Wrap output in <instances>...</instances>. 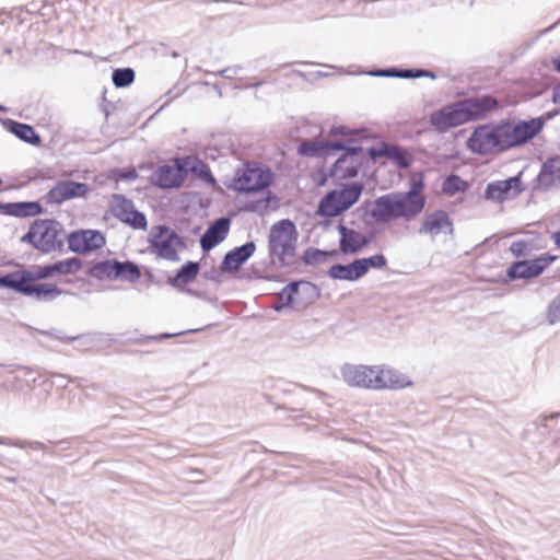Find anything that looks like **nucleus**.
<instances>
[{
  "mask_svg": "<svg viewBox=\"0 0 560 560\" xmlns=\"http://www.w3.org/2000/svg\"><path fill=\"white\" fill-rule=\"evenodd\" d=\"M135 70L132 68H117L112 73L113 84L118 88H127L135 81Z\"/></svg>",
  "mask_w": 560,
  "mask_h": 560,
  "instance_id": "ea45409f",
  "label": "nucleus"
},
{
  "mask_svg": "<svg viewBox=\"0 0 560 560\" xmlns=\"http://www.w3.org/2000/svg\"><path fill=\"white\" fill-rule=\"evenodd\" d=\"M20 284L19 270L5 275L0 273V288H7L19 293Z\"/></svg>",
  "mask_w": 560,
  "mask_h": 560,
  "instance_id": "c03bdc74",
  "label": "nucleus"
},
{
  "mask_svg": "<svg viewBox=\"0 0 560 560\" xmlns=\"http://www.w3.org/2000/svg\"><path fill=\"white\" fill-rule=\"evenodd\" d=\"M552 65L555 70L560 73V55L552 59Z\"/></svg>",
  "mask_w": 560,
  "mask_h": 560,
  "instance_id": "052dcab7",
  "label": "nucleus"
},
{
  "mask_svg": "<svg viewBox=\"0 0 560 560\" xmlns=\"http://www.w3.org/2000/svg\"><path fill=\"white\" fill-rule=\"evenodd\" d=\"M295 284L296 291L293 292L295 298V308L303 310L310 304H313L320 295L318 287L306 280L292 281Z\"/></svg>",
  "mask_w": 560,
  "mask_h": 560,
  "instance_id": "cd10ccee",
  "label": "nucleus"
},
{
  "mask_svg": "<svg viewBox=\"0 0 560 560\" xmlns=\"http://www.w3.org/2000/svg\"><path fill=\"white\" fill-rule=\"evenodd\" d=\"M468 189V183L456 174L448 175L442 183V191L445 195L454 196Z\"/></svg>",
  "mask_w": 560,
  "mask_h": 560,
  "instance_id": "4c0bfd02",
  "label": "nucleus"
},
{
  "mask_svg": "<svg viewBox=\"0 0 560 560\" xmlns=\"http://www.w3.org/2000/svg\"><path fill=\"white\" fill-rule=\"evenodd\" d=\"M345 382L353 387L376 389L374 376L376 366L346 364L341 370Z\"/></svg>",
  "mask_w": 560,
  "mask_h": 560,
  "instance_id": "ddd939ff",
  "label": "nucleus"
},
{
  "mask_svg": "<svg viewBox=\"0 0 560 560\" xmlns=\"http://www.w3.org/2000/svg\"><path fill=\"white\" fill-rule=\"evenodd\" d=\"M200 270L199 262L197 261H186L180 268L177 270L175 277L168 279V284L173 288L180 289V284H188L192 282L198 276Z\"/></svg>",
  "mask_w": 560,
  "mask_h": 560,
  "instance_id": "2f4dec72",
  "label": "nucleus"
},
{
  "mask_svg": "<svg viewBox=\"0 0 560 560\" xmlns=\"http://www.w3.org/2000/svg\"><path fill=\"white\" fill-rule=\"evenodd\" d=\"M247 211H256V206L254 203L247 205L245 208Z\"/></svg>",
  "mask_w": 560,
  "mask_h": 560,
  "instance_id": "0e129e2a",
  "label": "nucleus"
},
{
  "mask_svg": "<svg viewBox=\"0 0 560 560\" xmlns=\"http://www.w3.org/2000/svg\"><path fill=\"white\" fill-rule=\"evenodd\" d=\"M559 416H560V413H553L549 418H556V417H559Z\"/></svg>",
  "mask_w": 560,
  "mask_h": 560,
  "instance_id": "774afa93",
  "label": "nucleus"
},
{
  "mask_svg": "<svg viewBox=\"0 0 560 560\" xmlns=\"http://www.w3.org/2000/svg\"><path fill=\"white\" fill-rule=\"evenodd\" d=\"M186 170L176 163L175 165L164 164L159 166L151 175V183L159 188H178L183 185Z\"/></svg>",
  "mask_w": 560,
  "mask_h": 560,
  "instance_id": "f8f14e48",
  "label": "nucleus"
},
{
  "mask_svg": "<svg viewBox=\"0 0 560 560\" xmlns=\"http://www.w3.org/2000/svg\"><path fill=\"white\" fill-rule=\"evenodd\" d=\"M370 215L377 222H389L398 219L397 194L389 192L374 200Z\"/></svg>",
  "mask_w": 560,
  "mask_h": 560,
  "instance_id": "4be33fe9",
  "label": "nucleus"
},
{
  "mask_svg": "<svg viewBox=\"0 0 560 560\" xmlns=\"http://www.w3.org/2000/svg\"><path fill=\"white\" fill-rule=\"evenodd\" d=\"M55 276L52 264L44 266H33L32 269H19L20 282L23 284L39 283L40 280H46Z\"/></svg>",
  "mask_w": 560,
  "mask_h": 560,
  "instance_id": "7c9ffc66",
  "label": "nucleus"
},
{
  "mask_svg": "<svg viewBox=\"0 0 560 560\" xmlns=\"http://www.w3.org/2000/svg\"><path fill=\"white\" fill-rule=\"evenodd\" d=\"M43 212L38 201L0 202V213L15 218L35 217Z\"/></svg>",
  "mask_w": 560,
  "mask_h": 560,
  "instance_id": "a878e982",
  "label": "nucleus"
},
{
  "mask_svg": "<svg viewBox=\"0 0 560 560\" xmlns=\"http://www.w3.org/2000/svg\"><path fill=\"white\" fill-rule=\"evenodd\" d=\"M423 188H424V183H423L422 177H419V178L412 177L410 188L406 192H412L415 198L421 199V198H425L422 195Z\"/></svg>",
  "mask_w": 560,
  "mask_h": 560,
  "instance_id": "09e8293b",
  "label": "nucleus"
},
{
  "mask_svg": "<svg viewBox=\"0 0 560 560\" xmlns=\"http://www.w3.org/2000/svg\"><path fill=\"white\" fill-rule=\"evenodd\" d=\"M420 75V68H398L397 72L399 79H418Z\"/></svg>",
  "mask_w": 560,
  "mask_h": 560,
  "instance_id": "3c124183",
  "label": "nucleus"
},
{
  "mask_svg": "<svg viewBox=\"0 0 560 560\" xmlns=\"http://www.w3.org/2000/svg\"><path fill=\"white\" fill-rule=\"evenodd\" d=\"M552 98L555 103H560V82L552 90Z\"/></svg>",
  "mask_w": 560,
  "mask_h": 560,
  "instance_id": "4d7b16f0",
  "label": "nucleus"
},
{
  "mask_svg": "<svg viewBox=\"0 0 560 560\" xmlns=\"http://www.w3.org/2000/svg\"><path fill=\"white\" fill-rule=\"evenodd\" d=\"M1 445L15 446L20 448H32V450H42L47 452L50 455H55V451L49 450L45 444L38 441H20V440H11L9 438H0Z\"/></svg>",
  "mask_w": 560,
  "mask_h": 560,
  "instance_id": "79ce46f5",
  "label": "nucleus"
},
{
  "mask_svg": "<svg viewBox=\"0 0 560 560\" xmlns=\"http://www.w3.org/2000/svg\"><path fill=\"white\" fill-rule=\"evenodd\" d=\"M398 68L389 67V68H377L370 71V75L373 77H384V78H397Z\"/></svg>",
  "mask_w": 560,
  "mask_h": 560,
  "instance_id": "8fccbe9b",
  "label": "nucleus"
},
{
  "mask_svg": "<svg viewBox=\"0 0 560 560\" xmlns=\"http://www.w3.org/2000/svg\"><path fill=\"white\" fill-rule=\"evenodd\" d=\"M9 482L15 483L18 481L16 477H7L5 478Z\"/></svg>",
  "mask_w": 560,
  "mask_h": 560,
  "instance_id": "69168bd1",
  "label": "nucleus"
},
{
  "mask_svg": "<svg viewBox=\"0 0 560 560\" xmlns=\"http://www.w3.org/2000/svg\"><path fill=\"white\" fill-rule=\"evenodd\" d=\"M353 133H354V130H352L351 128H349L347 126H332L329 129V132H328V135L331 136V137H335V136H350V135H353Z\"/></svg>",
  "mask_w": 560,
  "mask_h": 560,
  "instance_id": "5fc2aeb1",
  "label": "nucleus"
},
{
  "mask_svg": "<svg viewBox=\"0 0 560 560\" xmlns=\"http://www.w3.org/2000/svg\"><path fill=\"white\" fill-rule=\"evenodd\" d=\"M364 186L360 182H352L327 192L319 201L317 214L324 218H335L349 210L357 203Z\"/></svg>",
  "mask_w": 560,
  "mask_h": 560,
  "instance_id": "20e7f679",
  "label": "nucleus"
},
{
  "mask_svg": "<svg viewBox=\"0 0 560 560\" xmlns=\"http://www.w3.org/2000/svg\"><path fill=\"white\" fill-rule=\"evenodd\" d=\"M420 73H421L420 78H430V79L436 78V74L431 70L420 69Z\"/></svg>",
  "mask_w": 560,
  "mask_h": 560,
  "instance_id": "13d9d810",
  "label": "nucleus"
},
{
  "mask_svg": "<svg viewBox=\"0 0 560 560\" xmlns=\"http://www.w3.org/2000/svg\"><path fill=\"white\" fill-rule=\"evenodd\" d=\"M203 277L208 280H212V281H219L215 277V271H209V272H205L203 273Z\"/></svg>",
  "mask_w": 560,
  "mask_h": 560,
  "instance_id": "bf43d9fd",
  "label": "nucleus"
},
{
  "mask_svg": "<svg viewBox=\"0 0 560 560\" xmlns=\"http://www.w3.org/2000/svg\"><path fill=\"white\" fill-rule=\"evenodd\" d=\"M83 266L82 260L79 257H70L65 260H58L52 262L55 275H74Z\"/></svg>",
  "mask_w": 560,
  "mask_h": 560,
  "instance_id": "58836bf2",
  "label": "nucleus"
},
{
  "mask_svg": "<svg viewBox=\"0 0 560 560\" xmlns=\"http://www.w3.org/2000/svg\"><path fill=\"white\" fill-rule=\"evenodd\" d=\"M299 232L294 222L282 219L273 223L268 234L270 264L278 267H292L296 259Z\"/></svg>",
  "mask_w": 560,
  "mask_h": 560,
  "instance_id": "f03ea898",
  "label": "nucleus"
},
{
  "mask_svg": "<svg viewBox=\"0 0 560 560\" xmlns=\"http://www.w3.org/2000/svg\"><path fill=\"white\" fill-rule=\"evenodd\" d=\"M556 260V256L541 255L533 260H517L510 265L506 270L509 280L533 279L544 272V270Z\"/></svg>",
  "mask_w": 560,
  "mask_h": 560,
  "instance_id": "9d476101",
  "label": "nucleus"
},
{
  "mask_svg": "<svg viewBox=\"0 0 560 560\" xmlns=\"http://www.w3.org/2000/svg\"><path fill=\"white\" fill-rule=\"evenodd\" d=\"M117 180L131 182L138 177V173L133 167L117 168L114 172Z\"/></svg>",
  "mask_w": 560,
  "mask_h": 560,
  "instance_id": "49530a36",
  "label": "nucleus"
},
{
  "mask_svg": "<svg viewBox=\"0 0 560 560\" xmlns=\"http://www.w3.org/2000/svg\"><path fill=\"white\" fill-rule=\"evenodd\" d=\"M39 332L42 335H45V336H52L55 337L57 340L61 341V342H65V343H69L73 340H75L78 337H67V336H63L61 335L60 331H57L55 329L52 330H39Z\"/></svg>",
  "mask_w": 560,
  "mask_h": 560,
  "instance_id": "603ef678",
  "label": "nucleus"
},
{
  "mask_svg": "<svg viewBox=\"0 0 560 560\" xmlns=\"http://www.w3.org/2000/svg\"><path fill=\"white\" fill-rule=\"evenodd\" d=\"M469 122L462 100L444 105L430 115L431 126L444 133L453 128Z\"/></svg>",
  "mask_w": 560,
  "mask_h": 560,
  "instance_id": "6e6552de",
  "label": "nucleus"
},
{
  "mask_svg": "<svg viewBox=\"0 0 560 560\" xmlns=\"http://www.w3.org/2000/svg\"><path fill=\"white\" fill-rule=\"evenodd\" d=\"M116 264H118V259L115 258L101 260L90 267L86 273L98 280H117L116 270L118 267Z\"/></svg>",
  "mask_w": 560,
  "mask_h": 560,
  "instance_id": "72a5a7b5",
  "label": "nucleus"
},
{
  "mask_svg": "<svg viewBox=\"0 0 560 560\" xmlns=\"http://www.w3.org/2000/svg\"><path fill=\"white\" fill-rule=\"evenodd\" d=\"M362 277H364L370 269H382L387 265V259L383 254L372 255L365 258H358Z\"/></svg>",
  "mask_w": 560,
  "mask_h": 560,
  "instance_id": "a19ab883",
  "label": "nucleus"
},
{
  "mask_svg": "<svg viewBox=\"0 0 560 560\" xmlns=\"http://www.w3.org/2000/svg\"><path fill=\"white\" fill-rule=\"evenodd\" d=\"M66 238L69 249L77 254H88L106 244L105 236L97 230L73 231Z\"/></svg>",
  "mask_w": 560,
  "mask_h": 560,
  "instance_id": "9b49d317",
  "label": "nucleus"
},
{
  "mask_svg": "<svg viewBox=\"0 0 560 560\" xmlns=\"http://www.w3.org/2000/svg\"><path fill=\"white\" fill-rule=\"evenodd\" d=\"M110 211L120 222L135 230H145L148 226L147 217L143 212L137 210L132 200L124 195H113L110 199Z\"/></svg>",
  "mask_w": 560,
  "mask_h": 560,
  "instance_id": "1a4fd4ad",
  "label": "nucleus"
},
{
  "mask_svg": "<svg viewBox=\"0 0 560 560\" xmlns=\"http://www.w3.org/2000/svg\"><path fill=\"white\" fill-rule=\"evenodd\" d=\"M180 290L186 292V293H188V294H190V295H192V296H200V293L195 291V290H192V289H180Z\"/></svg>",
  "mask_w": 560,
  "mask_h": 560,
  "instance_id": "e2e57ef3",
  "label": "nucleus"
},
{
  "mask_svg": "<svg viewBox=\"0 0 560 560\" xmlns=\"http://www.w3.org/2000/svg\"><path fill=\"white\" fill-rule=\"evenodd\" d=\"M89 191L85 183L73 180H59L46 195L48 202L61 205L78 197H84Z\"/></svg>",
  "mask_w": 560,
  "mask_h": 560,
  "instance_id": "4468645a",
  "label": "nucleus"
},
{
  "mask_svg": "<svg viewBox=\"0 0 560 560\" xmlns=\"http://www.w3.org/2000/svg\"><path fill=\"white\" fill-rule=\"evenodd\" d=\"M200 329H188V330L178 331V332H163V334H160L158 336H150L149 338L153 339V340H160L161 341V340H165V339H168V338H172V337L182 336V335H185V334L197 332Z\"/></svg>",
  "mask_w": 560,
  "mask_h": 560,
  "instance_id": "864d4df0",
  "label": "nucleus"
},
{
  "mask_svg": "<svg viewBox=\"0 0 560 560\" xmlns=\"http://www.w3.org/2000/svg\"><path fill=\"white\" fill-rule=\"evenodd\" d=\"M510 250L515 257L525 256L529 250V244L523 240L515 241L511 244Z\"/></svg>",
  "mask_w": 560,
  "mask_h": 560,
  "instance_id": "de8ad7c7",
  "label": "nucleus"
},
{
  "mask_svg": "<svg viewBox=\"0 0 560 560\" xmlns=\"http://www.w3.org/2000/svg\"><path fill=\"white\" fill-rule=\"evenodd\" d=\"M418 232L419 234H430L433 237L441 232L452 235L454 233L453 221L446 211L436 210L425 217Z\"/></svg>",
  "mask_w": 560,
  "mask_h": 560,
  "instance_id": "6ab92c4d",
  "label": "nucleus"
},
{
  "mask_svg": "<svg viewBox=\"0 0 560 560\" xmlns=\"http://www.w3.org/2000/svg\"><path fill=\"white\" fill-rule=\"evenodd\" d=\"M542 127L544 121L540 118L520 120L516 124L503 119L497 125H479L470 133L466 147L470 152L479 155L504 152L527 143L541 131Z\"/></svg>",
  "mask_w": 560,
  "mask_h": 560,
  "instance_id": "f257e3e1",
  "label": "nucleus"
},
{
  "mask_svg": "<svg viewBox=\"0 0 560 560\" xmlns=\"http://www.w3.org/2000/svg\"><path fill=\"white\" fill-rule=\"evenodd\" d=\"M469 121L486 118L499 107L498 100L492 95H481L462 100Z\"/></svg>",
  "mask_w": 560,
  "mask_h": 560,
  "instance_id": "2eb2a0df",
  "label": "nucleus"
},
{
  "mask_svg": "<svg viewBox=\"0 0 560 560\" xmlns=\"http://www.w3.org/2000/svg\"><path fill=\"white\" fill-rule=\"evenodd\" d=\"M336 250H323L314 247H308L304 250L302 261L306 266H317L324 264L329 258L337 257Z\"/></svg>",
  "mask_w": 560,
  "mask_h": 560,
  "instance_id": "f704fd0d",
  "label": "nucleus"
},
{
  "mask_svg": "<svg viewBox=\"0 0 560 560\" xmlns=\"http://www.w3.org/2000/svg\"><path fill=\"white\" fill-rule=\"evenodd\" d=\"M342 152V155L332 164L330 175L342 179L357 177L359 174V163L351 161L348 164V158H353L354 155H349L345 151Z\"/></svg>",
  "mask_w": 560,
  "mask_h": 560,
  "instance_id": "473e14b6",
  "label": "nucleus"
},
{
  "mask_svg": "<svg viewBox=\"0 0 560 560\" xmlns=\"http://www.w3.org/2000/svg\"><path fill=\"white\" fill-rule=\"evenodd\" d=\"M296 291L295 284L288 283L280 292L275 296V302L271 308L275 312H281L283 308L295 305V298L293 292Z\"/></svg>",
  "mask_w": 560,
  "mask_h": 560,
  "instance_id": "e433bc0d",
  "label": "nucleus"
},
{
  "mask_svg": "<svg viewBox=\"0 0 560 560\" xmlns=\"http://www.w3.org/2000/svg\"><path fill=\"white\" fill-rule=\"evenodd\" d=\"M61 223L52 219L35 220L21 237L22 243L31 244L43 254L61 250L66 238Z\"/></svg>",
  "mask_w": 560,
  "mask_h": 560,
  "instance_id": "7ed1b4c3",
  "label": "nucleus"
},
{
  "mask_svg": "<svg viewBox=\"0 0 560 560\" xmlns=\"http://www.w3.org/2000/svg\"><path fill=\"white\" fill-rule=\"evenodd\" d=\"M396 194L398 219L411 221L424 209L425 198L417 199L412 192L396 191Z\"/></svg>",
  "mask_w": 560,
  "mask_h": 560,
  "instance_id": "b1692460",
  "label": "nucleus"
},
{
  "mask_svg": "<svg viewBox=\"0 0 560 560\" xmlns=\"http://www.w3.org/2000/svg\"><path fill=\"white\" fill-rule=\"evenodd\" d=\"M368 154L372 160L385 156L400 168H408L413 161L411 154L406 149L388 142H382L377 148H369Z\"/></svg>",
  "mask_w": 560,
  "mask_h": 560,
  "instance_id": "f3484780",
  "label": "nucleus"
},
{
  "mask_svg": "<svg viewBox=\"0 0 560 560\" xmlns=\"http://www.w3.org/2000/svg\"><path fill=\"white\" fill-rule=\"evenodd\" d=\"M275 174L269 168L244 165L238 168L229 188L242 192H259L267 189L273 182Z\"/></svg>",
  "mask_w": 560,
  "mask_h": 560,
  "instance_id": "423d86ee",
  "label": "nucleus"
},
{
  "mask_svg": "<svg viewBox=\"0 0 560 560\" xmlns=\"http://www.w3.org/2000/svg\"><path fill=\"white\" fill-rule=\"evenodd\" d=\"M337 151H345L349 155H358L363 151L361 145L346 144L342 141H319V140H302L296 152L301 156L306 158H327L334 155Z\"/></svg>",
  "mask_w": 560,
  "mask_h": 560,
  "instance_id": "0eeeda50",
  "label": "nucleus"
},
{
  "mask_svg": "<svg viewBox=\"0 0 560 560\" xmlns=\"http://www.w3.org/2000/svg\"><path fill=\"white\" fill-rule=\"evenodd\" d=\"M511 191L514 192V196L522 191L520 176L489 183L485 190V198L491 201H504L509 198Z\"/></svg>",
  "mask_w": 560,
  "mask_h": 560,
  "instance_id": "412c9836",
  "label": "nucleus"
},
{
  "mask_svg": "<svg viewBox=\"0 0 560 560\" xmlns=\"http://www.w3.org/2000/svg\"><path fill=\"white\" fill-rule=\"evenodd\" d=\"M374 382L376 389L402 388L410 384L404 375L392 369L377 370V375L374 376Z\"/></svg>",
  "mask_w": 560,
  "mask_h": 560,
  "instance_id": "c85d7f7f",
  "label": "nucleus"
},
{
  "mask_svg": "<svg viewBox=\"0 0 560 560\" xmlns=\"http://www.w3.org/2000/svg\"><path fill=\"white\" fill-rule=\"evenodd\" d=\"M327 275L335 280L357 281L362 278L361 269L358 258L348 265L335 264L332 265Z\"/></svg>",
  "mask_w": 560,
  "mask_h": 560,
  "instance_id": "c756f323",
  "label": "nucleus"
},
{
  "mask_svg": "<svg viewBox=\"0 0 560 560\" xmlns=\"http://www.w3.org/2000/svg\"><path fill=\"white\" fill-rule=\"evenodd\" d=\"M69 291L60 289L55 283L20 284L19 294L33 298L38 302H51Z\"/></svg>",
  "mask_w": 560,
  "mask_h": 560,
  "instance_id": "aec40b11",
  "label": "nucleus"
},
{
  "mask_svg": "<svg viewBox=\"0 0 560 560\" xmlns=\"http://www.w3.org/2000/svg\"><path fill=\"white\" fill-rule=\"evenodd\" d=\"M256 244L253 241L246 242L229 250L220 265L221 272L235 273L254 255Z\"/></svg>",
  "mask_w": 560,
  "mask_h": 560,
  "instance_id": "dca6fc26",
  "label": "nucleus"
},
{
  "mask_svg": "<svg viewBox=\"0 0 560 560\" xmlns=\"http://www.w3.org/2000/svg\"><path fill=\"white\" fill-rule=\"evenodd\" d=\"M192 174L197 175L200 179L209 185H215L217 180L212 175L210 167L202 161L197 160L191 166Z\"/></svg>",
  "mask_w": 560,
  "mask_h": 560,
  "instance_id": "37998d69",
  "label": "nucleus"
},
{
  "mask_svg": "<svg viewBox=\"0 0 560 560\" xmlns=\"http://www.w3.org/2000/svg\"><path fill=\"white\" fill-rule=\"evenodd\" d=\"M148 242V250L150 253L168 261H178L179 256L176 247L185 246L184 240L177 232L165 224L153 226L150 231Z\"/></svg>",
  "mask_w": 560,
  "mask_h": 560,
  "instance_id": "39448f33",
  "label": "nucleus"
},
{
  "mask_svg": "<svg viewBox=\"0 0 560 560\" xmlns=\"http://www.w3.org/2000/svg\"><path fill=\"white\" fill-rule=\"evenodd\" d=\"M116 266L118 267L116 270L117 279L136 283L141 278V270L139 266L131 260H118Z\"/></svg>",
  "mask_w": 560,
  "mask_h": 560,
  "instance_id": "c9c22d12",
  "label": "nucleus"
},
{
  "mask_svg": "<svg viewBox=\"0 0 560 560\" xmlns=\"http://www.w3.org/2000/svg\"><path fill=\"white\" fill-rule=\"evenodd\" d=\"M0 110L1 112H5L7 109H5V107L3 105L0 104Z\"/></svg>",
  "mask_w": 560,
  "mask_h": 560,
  "instance_id": "338daca9",
  "label": "nucleus"
},
{
  "mask_svg": "<svg viewBox=\"0 0 560 560\" xmlns=\"http://www.w3.org/2000/svg\"><path fill=\"white\" fill-rule=\"evenodd\" d=\"M552 240L555 244L560 247V230L552 234Z\"/></svg>",
  "mask_w": 560,
  "mask_h": 560,
  "instance_id": "680f3d73",
  "label": "nucleus"
},
{
  "mask_svg": "<svg viewBox=\"0 0 560 560\" xmlns=\"http://www.w3.org/2000/svg\"><path fill=\"white\" fill-rule=\"evenodd\" d=\"M230 228L231 219L228 217H221L211 222L200 237L201 249L209 252L222 243L228 236Z\"/></svg>",
  "mask_w": 560,
  "mask_h": 560,
  "instance_id": "a211bd4d",
  "label": "nucleus"
},
{
  "mask_svg": "<svg viewBox=\"0 0 560 560\" xmlns=\"http://www.w3.org/2000/svg\"><path fill=\"white\" fill-rule=\"evenodd\" d=\"M537 186L548 190L556 184H560V156L548 159L540 168L536 178Z\"/></svg>",
  "mask_w": 560,
  "mask_h": 560,
  "instance_id": "bb28decb",
  "label": "nucleus"
},
{
  "mask_svg": "<svg viewBox=\"0 0 560 560\" xmlns=\"http://www.w3.org/2000/svg\"><path fill=\"white\" fill-rule=\"evenodd\" d=\"M225 79H233L237 74V68L228 67L219 72Z\"/></svg>",
  "mask_w": 560,
  "mask_h": 560,
  "instance_id": "6e6d98bb",
  "label": "nucleus"
},
{
  "mask_svg": "<svg viewBox=\"0 0 560 560\" xmlns=\"http://www.w3.org/2000/svg\"><path fill=\"white\" fill-rule=\"evenodd\" d=\"M547 322L555 325L560 322V294L549 304L547 310Z\"/></svg>",
  "mask_w": 560,
  "mask_h": 560,
  "instance_id": "a18cd8bd",
  "label": "nucleus"
},
{
  "mask_svg": "<svg viewBox=\"0 0 560 560\" xmlns=\"http://www.w3.org/2000/svg\"><path fill=\"white\" fill-rule=\"evenodd\" d=\"M2 125L5 128V130L14 135L21 141L28 143L31 145H40L42 138L35 131L33 126L16 121L11 118L3 119Z\"/></svg>",
  "mask_w": 560,
  "mask_h": 560,
  "instance_id": "393cba45",
  "label": "nucleus"
},
{
  "mask_svg": "<svg viewBox=\"0 0 560 560\" xmlns=\"http://www.w3.org/2000/svg\"><path fill=\"white\" fill-rule=\"evenodd\" d=\"M340 234L339 250L342 254H358L370 243V238L353 229L340 223L337 226Z\"/></svg>",
  "mask_w": 560,
  "mask_h": 560,
  "instance_id": "5701e85b",
  "label": "nucleus"
}]
</instances>
